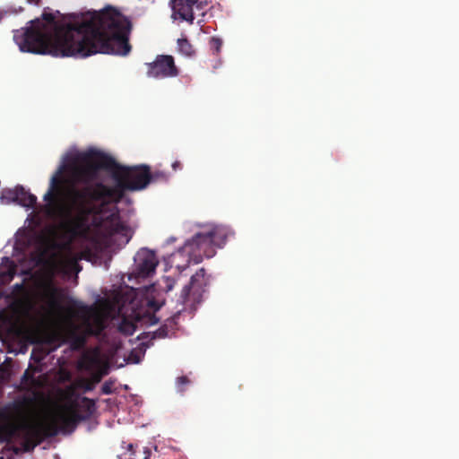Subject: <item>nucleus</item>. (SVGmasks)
<instances>
[{
	"label": "nucleus",
	"mask_w": 459,
	"mask_h": 459,
	"mask_svg": "<svg viewBox=\"0 0 459 459\" xmlns=\"http://www.w3.org/2000/svg\"><path fill=\"white\" fill-rule=\"evenodd\" d=\"M100 154L91 151L80 153L70 148L61 159L57 170L51 176L48 191L43 195L44 205L37 206V196L22 186L5 188L0 195L2 204L15 203L29 212L25 224L29 229L40 225L46 218L53 221L42 233L30 266L35 290L31 296L18 301L14 310L17 320L26 317L33 321L47 341L75 338L81 341L86 333H98L108 319L121 317L118 329L133 334L137 325H152L154 316L161 306L160 300L148 299L147 308H134V304L119 305L118 296L99 300L94 307H86L77 301L61 306L59 292L51 279L56 273H78L77 262L85 259L95 262L91 247V227L86 217L82 196L74 185L80 183L82 173L78 164L96 160ZM119 320V318H117Z\"/></svg>",
	"instance_id": "obj_1"
},
{
	"label": "nucleus",
	"mask_w": 459,
	"mask_h": 459,
	"mask_svg": "<svg viewBox=\"0 0 459 459\" xmlns=\"http://www.w3.org/2000/svg\"><path fill=\"white\" fill-rule=\"evenodd\" d=\"M128 31V22L113 7L69 17L46 10L17 30L13 39L22 52L55 57L126 56L130 51Z\"/></svg>",
	"instance_id": "obj_2"
},
{
	"label": "nucleus",
	"mask_w": 459,
	"mask_h": 459,
	"mask_svg": "<svg viewBox=\"0 0 459 459\" xmlns=\"http://www.w3.org/2000/svg\"><path fill=\"white\" fill-rule=\"evenodd\" d=\"M91 151L100 157L78 164V171L83 176L79 182L92 180L97 177L99 170L103 169L105 176H109L115 184L112 189L100 184L87 187L82 192V196H85L83 204L91 227V247L96 259L105 249L126 245L131 238L133 231L120 221L115 204L120 199L124 189H143L149 184L150 176L145 166H120L98 148L91 147L79 152L88 153Z\"/></svg>",
	"instance_id": "obj_3"
},
{
	"label": "nucleus",
	"mask_w": 459,
	"mask_h": 459,
	"mask_svg": "<svg viewBox=\"0 0 459 459\" xmlns=\"http://www.w3.org/2000/svg\"><path fill=\"white\" fill-rule=\"evenodd\" d=\"M47 383L39 372L26 370L25 386L35 389L33 399L17 401L0 411V441L14 436L27 439L56 429L66 431L77 420L78 397L72 388L55 390L47 396L36 391Z\"/></svg>",
	"instance_id": "obj_4"
},
{
	"label": "nucleus",
	"mask_w": 459,
	"mask_h": 459,
	"mask_svg": "<svg viewBox=\"0 0 459 459\" xmlns=\"http://www.w3.org/2000/svg\"><path fill=\"white\" fill-rule=\"evenodd\" d=\"M230 234V230L224 226H207L166 258L167 269L182 272L192 261L199 263L204 256H211L212 247L223 245Z\"/></svg>",
	"instance_id": "obj_5"
},
{
	"label": "nucleus",
	"mask_w": 459,
	"mask_h": 459,
	"mask_svg": "<svg viewBox=\"0 0 459 459\" xmlns=\"http://www.w3.org/2000/svg\"><path fill=\"white\" fill-rule=\"evenodd\" d=\"M207 283L205 273L200 269L191 277L189 284L183 287L180 301L186 306L194 307L201 302Z\"/></svg>",
	"instance_id": "obj_6"
},
{
	"label": "nucleus",
	"mask_w": 459,
	"mask_h": 459,
	"mask_svg": "<svg viewBox=\"0 0 459 459\" xmlns=\"http://www.w3.org/2000/svg\"><path fill=\"white\" fill-rule=\"evenodd\" d=\"M171 18L174 22L192 23L195 17L204 15V8L195 0H171Z\"/></svg>",
	"instance_id": "obj_7"
},
{
	"label": "nucleus",
	"mask_w": 459,
	"mask_h": 459,
	"mask_svg": "<svg viewBox=\"0 0 459 459\" xmlns=\"http://www.w3.org/2000/svg\"><path fill=\"white\" fill-rule=\"evenodd\" d=\"M108 359L99 350L86 352L80 361L81 368L88 370L95 382L108 373Z\"/></svg>",
	"instance_id": "obj_8"
},
{
	"label": "nucleus",
	"mask_w": 459,
	"mask_h": 459,
	"mask_svg": "<svg viewBox=\"0 0 459 459\" xmlns=\"http://www.w3.org/2000/svg\"><path fill=\"white\" fill-rule=\"evenodd\" d=\"M178 74L171 56H160L152 63L148 64L147 75L152 78H164Z\"/></svg>",
	"instance_id": "obj_9"
},
{
	"label": "nucleus",
	"mask_w": 459,
	"mask_h": 459,
	"mask_svg": "<svg viewBox=\"0 0 459 459\" xmlns=\"http://www.w3.org/2000/svg\"><path fill=\"white\" fill-rule=\"evenodd\" d=\"M134 264L137 274L145 277L154 272L158 260L152 251L142 248L134 256Z\"/></svg>",
	"instance_id": "obj_10"
},
{
	"label": "nucleus",
	"mask_w": 459,
	"mask_h": 459,
	"mask_svg": "<svg viewBox=\"0 0 459 459\" xmlns=\"http://www.w3.org/2000/svg\"><path fill=\"white\" fill-rule=\"evenodd\" d=\"M178 46L179 51L182 54L188 56L192 53L191 46L188 44V42L186 39H178Z\"/></svg>",
	"instance_id": "obj_11"
},
{
	"label": "nucleus",
	"mask_w": 459,
	"mask_h": 459,
	"mask_svg": "<svg viewBox=\"0 0 459 459\" xmlns=\"http://www.w3.org/2000/svg\"><path fill=\"white\" fill-rule=\"evenodd\" d=\"M173 280L170 276L165 277L161 282L159 283V290L169 291L172 289Z\"/></svg>",
	"instance_id": "obj_12"
},
{
	"label": "nucleus",
	"mask_w": 459,
	"mask_h": 459,
	"mask_svg": "<svg viewBox=\"0 0 459 459\" xmlns=\"http://www.w3.org/2000/svg\"><path fill=\"white\" fill-rule=\"evenodd\" d=\"M70 377V375L67 371H65V369H61L59 372H58V380L61 381V382H65L66 380H68Z\"/></svg>",
	"instance_id": "obj_13"
},
{
	"label": "nucleus",
	"mask_w": 459,
	"mask_h": 459,
	"mask_svg": "<svg viewBox=\"0 0 459 459\" xmlns=\"http://www.w3.org/2000/svg\"><path fill=\"white\" fill-rule=\"evenodd\" d=\"M13 273L12 272H9L8 273L2 275L0 277V282L10 281L13 278Z\"/></svg>",
	"instance_id": "obj_14"
},
{
	"label": "nucleus",
	"mask_w": 459,
	"mask_h": 459,
	"mask_svg": "<svg viewBox=\"0 0 459 459\" xmlns=\"http://www.w3.org/2000/svg\"><path fill=\"white\" fill-rule=\"evenodd\" d=\"M178 385H181V384H186L187 383V379L186 377H179L178 378V381H177Z\"/></svg>",
	"instance_id": "obj_15"
},
{
	"label": "nucleus",
	"mask_w": 459,
	"mask_h": 459,
	"mask_svg": "<svg viewBox=\"0 0 459 459\" xmlns=\"http://www.w3.org/2000/svg\"><path fill=\"white\" fill-rule=\"evenodd\" d=\"M155 290V287L154 286H152L150 288H148L147 290V293L148 294H152V292Z\"/></svg>",
	"instance_id": "obj_16"
},
{
	"label": "nucleus",
	"mask_w": 459,
	"mask_h": 459,
	"mask_svg": "<svg viewBox=\"0 0 459 459\" xmlns=\"http://www.w3.org/2000/svg\"><path fill=\"white\" fill-rule=\"evenodd\" d=\"M178 166V162H174V163L172 164V167H173V169H176Z\"/></svg>",
	"instance_id": "obj_17"
},
{
	"label": "nucleus",
	"mask_w": 459,
	"mask_h": 459,
	"mask_svg": "<svg viewBox=\"0 0 459 459\" xmlns=\"http://www.w3.org/2000/svg\"><path fill=\"white\" fill-rule=\"evenodd\" d=\"M28 1L32 3V2H36L37 0H28Z\"/></svg>",
	"instance_id": "obj_18"
}]
</instances>
